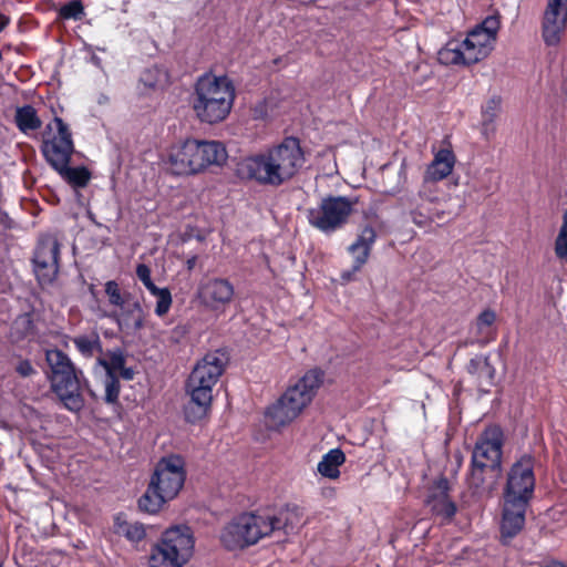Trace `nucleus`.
Here are the masks:
<instances>
[{
    "label": "nucleus",
    "instance_id": "f257e3e1",
    "mask_svg": "<svg viewBox=\"0 0 567 567\" xmlns=\"http://www.w3.org/2000/svg\"><path fill=\"white\" fill-rule=\"evenodd\" d=\"M236 97L231 79L205 72L194 84L190 104L196 117L206 124L223 122L230 113Z\"/></svg>",
    "mask_w": 567,
    "mask_h": 567
},
{
    "label": "nucleus",
    "instance_id": "f03ea898",
    "mask_svg": "<svg viewBox=\"0 0 567 567\" xmlns=\"http://www.w3.org/2000/svg\"><path fill=\"white\" fill-rule=\"evenodd\" d=\"M226 158L227 153L220 142L187 138L169 148L166 167L175 176H189L210 165H221Z\"/></svg>",
    "mask_w": 567,
    "mask_h": 567
},
{
    "label": "nucleus",
    "instance_id": "7ed1b4c3",
    "mask_svg": "<svg viewBox=\"0 0 567 567\" xmlns=\"http://www.w3.org/2000/svg\"><path fill=\"white\" fill-rule=\"evenodd\" d=\"M353 210V202L341 195H327L317 207L307 209V220L310 226L324 235L341 229Z\"/></svg>",
    "mask_w": 567,
    "mask_h": 567
},
{
    "label": "nucleus",
    "instance_id": "20e7f679",
    "mask_svg": "<svg viewBox=\"0 0 567 567\" xmlns=\"http://www.w3.org/2000/svg\"><path fill=\"white\" fill-rule=\"evenodd\" d=\"M268 536L264 515L244 513L234 517L220 532V542L228 550L244 549Z\"/></svg>",
    "mask_w": 567,
    "mask_h": 567
},
{
    "label": "nucleus",
    "instance_id": "39448f33",
    "mask_svg": "<svg viewBox=\"0 0 567 567\" xmlns=\"http://www.w3.org/2000/svg\"><path fill=\"white\" fill-rule=\"evenodd\" d=\"M535 457L530 453L522 454L511 466L503 488V499L529 504L534 497L536 480Z\"/></svg>",
    "mask_w": 567,
    "mask_h": 567
},
{
    "label": "nucleus",
    "instance_id": "423d86ee",
    "mask_svg": "<svg viewBox=\"0 0 567 567\" xmlns=\"http://www.w3.org/2000/svg\"><path fill=\"white\" fill-rule=\"evenodd\" d=\"M53 122L56 133L42 141L41 153L47 163L56 172L62 166L70 164L75 148L69 125L59 116H55Z\"/></svg>",
    "mask_w": 567,
    "mask_h": 567
},
{
    "label": "nucleus",
    "instance_id": "0eeeda50",
    "mask_svg": "<svg viewBox=\"0 0 567 567\" xmlns=\"http://www.w3.org/2000/svg\"><path fill=\"white\" fill-rule=\"evenodd\" d=\"M186 480L184 462L178 455L163 457L156 464L150 482L164 494L167 501H172L183 488Z\"/></svg>",
    "mask_w": 567,
    "mask_h": 567
},
{
    "label": "nucleus",
    "instance_id": "6e6552de",
    "mask_svg": "<svg viewBox=\"0 0 567 567\" xmlns=\"http://www.w3.org/2000/svg\"><path fill=\"white\" fill-rule=\"evenodd\" d=\"M82 379L84 385L89 386L82 370L76 368L50 378L51 390L60 399L63 406L71 412H79L84 408V399L81 393Z\"/></svg>",
    "mask_w": 567,
    "mask_h": 567
},
{
    "label": "nucleus",
    "instance_id": "1a4fd4ad",
    "mask_svg": "<svg viewBox=\"0 0 567 567\" xmlns=\"http://www.w3.org/2000/svg\"><path fill=\"white\" fill-rule=\"evenodd\" d=\"M268 152L284 183L290 181L305 164L303 151L298 137L287 136L280 144L268 148Z\"/></svg>",
    "mask_w": 567,
    "mask_h": 567
},
{
    "label": "nucleus",
    "instance_id": "9d476101",
    "mask_svg": "<svg viewBox=\"0 0 567 567\" xmlns=\"http://www.w3.org/2000/svg\"><path fill=\"white\" fill-rule=\"evenodd\" d=\"M504 434L499 426L487 429L477 440L472 452L471 462L486 465L492 471L502 466Z\"/></svg>",
    "mask_w": 567,
    "mask_h": 567
},
{
    "label": "nucleus",
    "instance_id": "9b49d317",
    "mask_svg": "<svg viewBox=\"0 0 567 567\" xmlns=\"http://www.w3.org/2000/svg\"><path fill=\"white\" fill-rule=\"evenodd\" d=\"M239 169L246 178L259 185L279 187L285 184L268 150L245 157Z\"/></svg>",
    "mask_w": 567,
    "mask_h": 567
},
{
    "label": "nucleus",
    "instance_id": "f8f14e48",
    "mask_svg": "<svg viewBox=\"0 0 567 567\" xmlns=\"http://www.w3.org/2000/svg\"><path fill=\"white\" fill-rule=\"evenodd\" d=\"M310 402L309 395L292 385L286 390L276 403L266 409L265 414L276 425H286L295 420Z\"/></svg>",
    "mask_w": 567,
    "mask_h": 567
},
{
    "label": "nucleus",
    "instance_id": "ddd939ff",
    "mask_svg": "<svg viewBox=\"0 0 567 567\" xmlns=\"http://www.w3.org/2000/svg\"><path fill=\"white\" fill-rule=\"evenodd\" d=\"M161 543L174 556L179 567H184L193 557L195 539L193 532L187 525H176L166 528L161 537Z\"/></svg>",
    "mask_w": 567,
    "mask_h": 567
},
{
    "label": "nucleus",
    "instance_id": "4468645a",
    "mask_svg": "<svg viewBox=\"0 0 567 567\" xmlns=\"http://www.w3.org/2000/svg\"><path fill=\"white\" fill-rule=\"evenodd\" d=\"M229 362L227 349L220 348L207 352L194 367L188 379L193 383H200L214 388Z\"/></svg>",
    "mask_w": 567,
    "mask_h": 567
},
{
    "label": "nucleus",
    "instance_id": "2eb2a0df",
    "mask_svg": "<svg viewBox=\"0 0 567 567\" xmlns=\"http://www.w3.org/2000/svg\"><path fill=\"white\" fill-rule=\"evenodd\" d=\"M186 392L190 399L183 408L184 419L187 423L195 424L206 417L210 410L213 388L200 383H193L187 379Z\"/></svg>",
    "mask_w": 567,
    "mask_h": 567
},
{
    "label": "nucleus",
    "instance_id": "dca6fc26",
    "mask_svg": "<svg viewBox=\"0 0 567 567\" xmlns=\"http://www.w3.org/2000/svg\"><path fill=\"white\" fill-rule=\"evenodd\" d=\"M567 24V2H548L542 21V37L547 47L560 42Z\"/></svg>",
    "mask_w": 567,
    "mask_h": 567
},
{
    "label": "nucleus",
    "instance_id": "f3484780",
    "mask_svg": "<svg viewBox=\"0 0 567 567\" xmlns=\"http://www.w3.org/2000/svg\"><path fill=\"white\" fill-rule=\"evenodd\" d=\"M499 24L498 13L487 16L470 31L467 37L462 41V45L470 49L478 48L483 55H488L493 50Z\"/></svg>",
    "mask_w": 567,
    "mask_h": 567
},
{
    "label": "nucleus",
    "instance_id": "a211bd4d",
    "mask_svg": "<svg viewBox=\"0 0 567 567\" xmlns=\"http://www.w3.org/2000/svg\"><path fill=\"white\" fill-rule=\"evenodd\" d=\"M377 239V233L372 226H365L357 236V239L348 247V251L353 256V265L350 269L341 272V280L349 282L353 276L368 261L373 244Z\"/></svg>",
    "mask_w": 567,
    "mask_h": 567
},
{
    "label": "nucleus",
    "instance_id": "6ab92c4d",
    "mask_svg": "<svg viewBox=\"0 0 567 567\" xmlns=\"http://www.w3.org/2000/svg\"><path fill=\"white\" fill-rule=\"evenodd\" d=\"M200 295L204 303L213 310L229 305L235 296V286L227 279L221 277H213L207 279L200 286Z\"/></svg>",
    "mask_w": 567,
    "mask_h": 567
},
{
    "label": "nucleus",
    "instance_id": "aec40b11",
    "mask_svg": "<svg viewBox=\"0 0 567 567\" xmlns=\"http://www.w3.org/2000/svg\"><path fill=\"white\" fill-rule=\"evenodd\" d=\"M302 518V509L297 504H286L275 514L264 515V522L269 536L274 532H284L285 535L295 533Z\"/></svg>",
    "mask_w": 567,
    "mask_h": 567
},
{
    "label": "nucleus",
    "instance_id": "412c9836",
    "mask_svg": "<svg viewBox=\"0 0 567 567\" xmlns=\"http://www.w3.org/2000/svg\"><path fill=\"white\" fill-rule=\"evenodd\" d=\"M450 482L445 476L439 477L430 488L426 496V505L431 512L445 519H451L457 512V506L449 496Z\"/></svg>",
    "mask_w": 567,
    "mask_h": 567
},
{
    "label": "nucleus",
    "instance_id": "4be33fe9",
    "mask_svg": "<svg viewBox=\"0 0 567 567\" xmlns=\"http://www.w3.org/2000/svg\"><path fill=\"white\" fill-rule=\"evenodd\" d=\"M529 504L503 499L501 536L512 539L520 533L526 522V511Z\"/></svg>",
    "mask_w": 567,
    "mask_h": 567
},
{
    "label": "nucleus",
    "instance_id": "5701e85b",
    "mask_svg": "<svg viewBox=\"0 0 567 567\" xmlns=\"http://www.w3.org/2000/svg\"><path fill=\"white\" fill-rule=\"evenodd\" d=\"M136 276L150 293L157 298L155 315L158 317L166 315L173 302L171 290L167 287L159 288L154 284L151 268L146 264L137 265Z\"/></svg>",
    "mask_w": 567,
    "mask_h": 567
},
{
    "label": "nucleus",
    "instance_id": "b1692460",
    "mask_svg": "<svg viewBox=\"0 0 567 567\" xmlns=\"http://www.w3.org/2000/svg\"><path fill=\"white\" fill-rule=\"evenodd\" d=\"M455 155L451 150H440L427 166L424 182H439L447 177L454 167Z\"/></svg>",
    "mask_w": 567,
    "mask_h": 567
},
{
    "label": "nucleus",
    "instance_id": "393cba45",
    "mask_svg": "<svg viewBox=\"0 0 567 567\" xmlns=\"http://www.w3.org/2000/svg\"><path fill=\"white\" fill-rule=\"evenodd\" d=\"M346 462V454L340 447L328 451L317 465L322 477L336 480L340 476L339 467Z\"/></svg>",
    "mask_w": 567,
    "mask_h": 567
},
{
    "label": "nucleus",
    "instance_id": "a878e982",
    "mask_svg": "<svg viewBox=\"0 0 567 567\" xmlns=\"http://www.w3.org/2000/svg\"><path fill=\"white\" fill-rule=\"evenodd\" d=\"M114 533L124 536L131 543H140L146 537L144 524L140 522L130 523L121 514L114 518Z\"/></svg>",
    "mask_w": 567,
    "mask_h": 567
},
{
    "label": "nucleus",
    "instance_id": "bb28decb",
    "mask_svg": "<svg viewBox=\"0 0 567 567\" xmlns=\"http://www.w3.org/2000/svg\"><path fill=\"white\" fill-rule=\"evenodd\" d=\"M60 247L59 240L53 236L42 237L38 241L32 260L60 264Z\"/></svg>",
    "mask_w": 567,
    "mask_h": 567
},
{
    "label": "nucleus",
    "instance_id": "cd10ccee",
    "mask_svg": "<svg viewBox=\"0 0 567 567\" xmlns=\"http://www.w3.org/2000/svg\"><path fill=\"white\" fill-rule=\"evenodd\" d=\"M56 173L74 189L85 187L92 177L90 169L83 165L72 167L70 164H66L58 169Z\"/></svg>",
    "mask_w": 567,
    "mask_h": 567
},
{
    "label": "nucleus",
    "instance_id": "c85d7f7f",
    "mask_svg": "<svg viewBox=\"0 0 567 567\" xmlns=\"http://www.w3.org/2000/svg\"><path fill=\"white\" fill-rule=\"evenodd\" d=\"M75 349L84 358H93L95 353H102L103 347L102 341L96 331H92L89 334H79L72 339Z\"/></svg>",
    "mask_w": 567,
    "mask_h": 567
},
{
    "label": "nucleus",
    "instance_id": "c756f323",
    "mask_svg": "<svg viewBox=\"0 0 567 567\" xmlns=\"http://www.w3.org/2000/svg\"><path fill=\"white\" fill-rule=\"evenodd\" d=\"M14 123L22 133L35 131L42 124L37 110L30 104L17 107Z\"/></svg>",
    "mask_w": 567,
    "mask_h": 567
},
{
    "label": "nucleus",
    "instance_id": "7c9ffc66",
    "mask_svg": "<svg viewBox=\"0 0 567 567\" xmlns=\"http://www.w3.org/2000/svg\"><path fill=\"white\" fill-rule=\"evenodd\" d=\"M168 502L164 494L150 482L144 494L138 498V508L147 514H156Z\"/></svg>",
    "mask_w": 567,
    "mask_h": 567
},
{
    "label": "nucleus",
    "instance_id": "2f4dec72",
    "mask_svg": "<svg viewBox=\"0 0 567 567\" xmlns=\"http://www.w3.org/2000/svg\"><path fill=\"white\" fill-rule=\"evenodd\" d=\"M168 73L165 68L154 64L145 68L140 75V84L147 90H155L159 85L167 83Z\"/></svg>",
    "mask_w": 567,
    "mask_h": 567
},
{
    "label": "nucleus",
    "instance_id": "473e14b6",
    "mask_svg": "<svg viewBox=\"0 0 567 567\" xmlns=\"http://www.w3.org/2000/svg\"><path fill=\"white\" fill-rule=\"evenodd\" d=\"M45 359L51 369V377H55L56 374L75 368L70 357L58 348L48 350L45 353Z\"/></svg>",
    "mask_w": 567,
    "mask_h": 567
},
{
    "label": "nucleus",
    "instance_id": "72a5a7b5",
    "mask_svg": "<svg viewBox=\"0 0 567 567\" xmlns=\"http://www.w3.org/2000/svg\"><path fill=\"white\" fill-rule=\"evenodd\" d=\"M33 266V272L38 282L41 286L51 285L58 277L60 270V264L44 261V260H31Z\"/></svg>",
    "mask_w": 567,
    "mask_h": 567
},
{
    "label": "nucleus",
    "instance_id": "f704fd0d",
    "mask_svg": "<svg viewBox=\"0 0 567 567\" xmlns=\"http://www.w3.org/2000/svg\"><path fill=\"white\" fill-rule=\"evenodd\" d=\"M323 382V372L320 369H311L305 373L302 378H300L296 382V386L305 394L309 395V401H311Z\"/></svg>",
    "mask_w": 567,
    "mask_h": 567
},
{
    "label": "nucleus",
    "instance_id": "c9c22d12",
    "mask_svg": "<svg viewBox=\"0 0 567 567\" xmlns=\"http://www.w3.org/2000/svg\"><path fill=\"white\" fill-rule=\"evenodd\" d=\"M148 567H179V565L158 539L151 547Z\"/></svg>",
    "mask_w": 567,
    "mask_h": 567
},
{
    "label": "nucleus",
    "instance_id": "e433bc0d",
    "mask_svg": "<svg viewBox=\"0 0 567 567\" xmlns=\"http://www.w3.org/2000/svg\"><path fill=\"white\" fill-rule=\"evenodd\" d=\"M462 42L450 41L437 52V59L444 65H463Z\"/></svg>",
    "mask_w": 567,
    "mask_h": 567
},
{
    "label": "nucleus",
    "instance_id": "4c0bfd02",
    "mask_svg": "<svg viewBox=\"0 0 567 567\" xmlns=\"http://www.w3.org/2000/svg\"><path fill=\"white\" fill-rule=\"evenodd\" d=\"M120 308L122 309L121 315L117 312L109 315V318L116 322L120 330L128 328L131 326V319L136 317V315L144 312L138 300H135L132 303H127L126 306L124 303L123 307Z\"/></svg>",
    "mask_w": 567,
    "mask_h": 567
},
{
    "label": "nucleus",
    "instance_id": "58836bf2",
    "mask_svg": "<svg viewBox=\"0 0 567 567\" xmlns=\"http://www.w3.org/2000/svg\"><path fill=\"white\" fill-rule=\"evenodd\" d=\"M110 360L99 358L97 363L105 369V374L109 372L117 373V371L125 365L126 358L121 348H115L109 351Z\"/></svg>",
    "mask_w": 567,
    "mask_h": 567
},
{
    "label": "nucleus",
    "instance_id": "ea45409f",
    "mask_svg": "<svg viewBox=\"0 0 567 567\" xmlns=\"http://www.w3.org/2000/svg\"><path fill=\"white\" fill-rule=\"evenodd\" d=\"M486 465L475 464L471 462L470 472L466 476L467 485L475 493L480 492L485 484L484 472L486 470Z\"/></svg>",
    "mask_w": 567,
    "mask_h": 567
},
{
    "label": "nucleus",
    "instance_id": "a19ab883",
    "mask_svg": "<svg viewBox=\"0 0 567 567\" xmlns=\"http://www.w3.org/2000/svg\"><path fill=\"white\" fill-rule=\"evenodd\" d=\"M105 396L104 401L109 404L118 402L121 383L117 374L109 372L104 379Z\"/></svg>",
    "mask_w": 567,
    "mask_h": 567
},
{
    "label": "nucleus",
    "instance_id": "79ce46f5",
    "mask_svg": "<svg viewBox=\"0 0 567 567\" xmlns=\"http://www.w3.org/2000/svg\"><path fill=\"white\" fill-rule=\"evenodd\" d=\"M502 100L499 96H492L482 107V123L485 127L492 125L501 109Z\"/></svg>",
    "mask_w": 567,
    "mask_h": 567
},
{
    "label": "nucleus",
    "instance_id": "37998d69",
    "mask_svg": "<svg viewBox=\"0 0 567 567\" xmlns=\"http://www.w3.org/2000/svg\"><path fill=\"white\" fill-rule=\"evenodd\" d=\"M555 254L567 261V209L563 215V224L555 239Z\"/></svg>",
    "mask_w": 567,
    "mask_h": 567
},
{
    "label": "nucleus",
    "instance_id": "c03bdc74",
    "mask_svg": "<svg viewBox=\"0 0 567 567\" xmlns=\"http://www.w3.org/2000/svg\"><path fill=\"white\" fill-rule=\"evenodd\" d=\"M83 16V2H65L59 10V17L63 20H81Z\"/></svg>",
    "mask_w": 567,
    "mask_h": 567
},
{
    "label": "nucleus",
    "instance_id": "a18cd8bd",
    "mask_svg": "<svg viewBox=\"0 0 567 567\" xmlns=\"http://www.w3.org/2000/svg\"><path fill=\"white\" fill-rule=\"evenodd\" d=\"M105 293L112 306L123 307L125 301L121 293L120 286L115 280H109L105 282Z\"/></svg>",
    "mask_w": 567,
    "mask_h": 567
},
{
    "label": "nucleus",
    "instance_id": "49530a36",
    "mask_svg": "<svg viewBox=\"0 0 567 567\" xmlns=\"http://www.w3.org/2000/svg\"><path fill=\"white\" fill-rule=\"evenodd\" d=\"M496 320V313L494 310L487 308L484 309L476 318L475 327L477 333H483L486 327H491Z\"/></svg>",
    "mask_w": 567,
    "mask_h": 567
},
{
    "label": "nucleus",
    "instance_id": "de8ad7c7",
    "mask_svg": "<svg viewBox=\"0 0 567 567\" xmlns=\"http://www.w3.org/2000/svg\"><path fill=\"white\" fill-rule=\"evenodd\" d=\"M496 375V369L491 363L489 357L486 358L485 362L483 363V368L481 370V373L477 375L481 384H486L488 386L494 384Z\"/></svg>",
    "mask_w": 567,
    "mask_h": 567
},
{
    "label": "nucleus",
    "instance_id": "09e8293b",
    "mask_svg": "<svg viewBox=\"0 0 567 567\" xmlns=\"http://www.w3.org/2000/svg\"><path fill=\"white\" fill-rule=\"evenodd\" d=\"M462 53L464 55L463 65H473L482 60H484L487 55H483L482 51L478 48H467L462 47Z\"/></svg>",
    "mask_w": 567,
    "mask_h": 567
},
{
    "label": "nucleus",
    "instance_id": "8fccbe9b",
    "mask_svg": "<svg viewBox=\"0 0 567 567\" xmlns=\"http://www.w3.org/2000/svg\"><path fill=\"white\" fill-rule=\"evenodd\" d=\"M16 324L21 329L23 336H28L34 330V322L31 313L29 312L19 316L16 320Z\"/></svg>",
    "mask_w": 567,
    "mask_h": 567
},
{
    "label": "nucleus",
    "instance_id": "3c124183",
    "mask_svg": "<svg viewBox=\"0 0 567 567\" xmlns=\"http://www.w3.org/2000/svg\"><path fill=\"white\" fill-rule=\"evenodd\" d=\"M16 372L22 378H29L37 373L29 359H21L16 365Z\"/></svg>",
    "mask_w": 567,
    "mask_h": 567
},
{
    "label": "nucleus",
    "instance_id": "603ef678",
    "mask_svg": "<svg viewBox=\"0 0 567 567\" xmlns=\"http://www.w3.org/2000/svg\"><path fill=\"white\" fill-rule=\"evenodd\" d=\"M487 355H476L470 360L466 365V370L472 375H478L483 368V363L485 362Z\"/></svg>",
    "mask_w": 567,
    "mask_h": 567
},
{
    "label": "nucleus",
    "instance_id": "864d4df0",
    "mask_svg": "<svg viewBox=\"0 0 567 567\" xmlns=\"http://www.w3.org/2000/svg\"><path fill=\"white\" fill-rule=\"evenodd\" d=\"M406 167H408L406 161L403 159L401 162V165H400V168H399V172H398V185H396V187H395V189L393 190L392 194L400 193L403 189L404 185L406 184V182H408Z\"/></svg>",
    "mask_w": 567,
    "mask_h": 567
},
{
    "label": "nucleus",
    "instance_id": "5fc2aeb1",
    "mask_svg": "<svg viewBox=\"0 0 567 567\" xmlns=\"http://www.w3.org/2000/svg\"><path fill=\"white\" fill-rule=\"evenodd\" d=\"M83 51L90 54L89 62L92 63L97 69L102 70V59L96 55L95 53V45L84 42L83 43Z\"/></svg>",
    "mask_w": 567,
    "mask_h": 567
},
{
    "label": "nucleus",
    "instance_id": "6e6d98bb",
    "mask_svg": "<svg viewBox=\"0 0 567 567\" xmlns=\"http://www.w3.org/2000/svg\"><path fill=\"white\" fill-rule=\"evenodd\" d=\"M144 327V312L136 315L133 319H131V326L134 332L140 331Z\"/></svg>",
    "mask_w": 567,
    "mask_h": 567
},
{
    "label": "nucleus",
    "instance_id": "4d7b16f0",
    "mask_svg": "<svg viewBox=\"0 0 567 567\" xmlns=\"http://www.w3.org/2000/svg\"><path fill=\"white\" fill-rule=\"evenodd\" d=\"M122 379L131 381L134 379L135 370L132 367H123L117 371Z\"/></svg>",
    "mask_w": 567,
    "mask_h": 567
},
{
    "label": "nucleus",
    "instance_id": "13d9d810",
    "mask_svg": "<svg viewBox=\"0 0 567 567\" xmlns=\"http://www.w3.org/2000/svg\"><path fill=\"white\" fill-rule=\"evenodd\" d=\"M197 259L198 257L196 255H193L189 258H187L185 266L188 271H192L195 268Z\"/></svg>",
    "mask_w": 567,
    "mask_h": 567
},
{
    "label": "nucleus",
    "instance_id": "bf43d9fd",
    "mask_svg": "<svg viewBox=\"0 0 567 567\" xmlns=\"http://www.w3.org/2000/svg\"><path fill=\"white\" fill-rule=\"evenodd\" d=\"M540 567H567V566L560 560L551 559V560L547 561L544 566H540Z\"/></svg>",
    "mask_w": 567,
    "mask_h": 567
},
{
    "label": "nucleus",
    "instance_id": "052dcab7",
    "mask_svg": "<svg viewBox=\"0 0 567 567\" xmlns=\"http://www.w3.org/2000/svg\"><path fill=\"white\" fill-rule=\"evenodd\" d=\"M87 218L97 227H103V224L96 220L95 215L92 212H87Z\"/></svg>",
    "mask_w": 567,
    "mask_h": 567
},
{
    "label": "nucleus",
    "instance_id": "680f3d73",
    "mask_svg": "<svg viewBox=\"0 0 567 567\" xmlns=\"http://www.w3.org/2000/svg\"><path fill=\"white\" fill-rule=\"evenodd\" d=\"M107 100V96L102 95L99 100V103L105 102Z\"/></svg>",
    "mask_w": 567,
    "mask_h": 567
},
{
    "label": "nucleus",
    "instance_id": "e2e57ef3",
    "mask_svg": "<svg viewBox=\"0 0 567 567\" xmlns=\"http://www.w3.org/2000/svg\"><path fill=\"white\" fill-rule=\"evenodd\" d=\"M96 51L104 52V51H105V48H102V47H95V52H96Z\"/></svg>",
    "mask_w": 567,
    "mask_h": 567
},
{
    "label": "nucleus",
    "instance_id": "0e129e2a",
    "mask_svg": "<svg viewBox=\"0 0 567 567\" xmlns=\"http://www.w3.org/2000/svg\"><path fill=\"white\" fill-rule=\"evenodd\" d=\"M0 567H2V564H0Z\"/></svg>",
    "mask_w": 567,
    "mask_h": 567
}]
</instances>
